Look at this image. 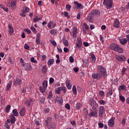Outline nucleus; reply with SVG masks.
<instances>
[{"mask_svg":"<svg viewBox=\"0 0 129 129\" xmlns=\"http://www.w3.org/2000/svg\"><path fill=\"white\" fill-rule=\"evenodd\" d=\"M12 113L13 114V115L14 116H19V112H18V110L16 109H15L13 110Z\"/></svg>","mask_w":129,"mask_h":129,"instance_id":"obj_36","label":"nucleus"},{"mask_svg":"<svg viewBox=\"0 0 129 129\" xmlns=\"http://www.w3.org/2000/svg\"><path fill=\"white\" fill-rule=\"evenodd\" d=\"M56 94H60L61 93V87H58L55 90Z\"/></svg>","mask_w":129,"mask_h":129,"instance_id":"obj_48","label":"nucleus"},{"mask_svg":"<svg viewBox=\"0 0 129 129\" xmlns=\"http://www.w3.org/2000/svg\"><path fill=\"white\" fill-rule=\"evenodd\" d=\"M25 68L26 71H31L33 69V68H32V66H31V64L30 63H27L25 64Z\"/></svg>","mask_w":129,"mask_h":129,"instance_id":"obj_20","label":"nucleus"},{"mask_svg":"<svg viewBox=\"0 0 129 129\" xmlns=\"http://www.w3.org/2000/svg\"><path fill=\"white\" fill-rule=\"evenodd\" d=\"M47 88H45V87H40L39 88V89L40 90V92H41V93H44V92H45L46 91V89Z\"/></svg>","mask_w":129,"mask_h":129,"instance_id":"obj_45","label":"nucleus"},{"mask_svg":"<svg viewBox=\"0 0 129 129\" xmlns=\"http://www.w3.org/2000/svg\"><path fill=\"white\" fill-rule=\"evenodd\" d=\"M74 4L76 5L78 10H79V9L83 8V6H82V5L81 4H79L78 2H75Z\"/></svg>","mask_w":129,"mask_h":129,"instance_id":"obj_32","label":"nucleus"},{"mask_svg":"<svg viewBox=\"0 0 129 129\" xmlns=\"http://www.w3.org/2000/svg\"><path fill=\"white\" fill-rule=\"evenodd\" d=\"M89 116L90 117H92V116L93 117H97V111L91 110V112L89 113Z\"/></svg>","mask_w":129,"mask_h":129,"instance_id":"obj_14","label":"nucleus"},{"mask_svg":"<svg viewBox=\"0 0 129 129\" xmlns=\"http://www.w3.org/2000/svg\"><path fill=\"white\" fill-rule=\"evenodd\" d=\"M32 102H33V100L32 99H29L28 100H27L25 102L26 106H27V107H30Z\"/></svg>","mask_w":129,"mask_h":129,"instance_id":"obj_19","label":"nucleus"},{"mask_svg":"<svg viewBox=\"0 0 129 129\" xmlns=\"http://www.w3.org/2000/svg\"><path fill=\"white\" fill-rule=\"evenodd\" d=\"M64 17H66V18H68V19H70V15H69V13L68 12H64Z\"/></svg>","mask_w":129,"mask_h":129,"instance_id":"obj_50","label":"nucleus"},{"mask_svg":"<svg viewBox=\"0 0 129 129\" xmlns=\"http://www.w3.org/2000/svg\"><path fill=\"white\" fill-rule=\"evenodd\" d=\"M42 18H39L38 16L36 15L33 19V22L34 23H37V22H39V21H41Z\"/></svg>","mask_w":129,"mask_h":129,"instance_id":"obj_33","label":"nucleus"},{"mask_svg":"<svg viewBox=\"0 0 129 129\" xmlns=\"http://www.w3.org/2000/svg\"><path fill=\"white\" fill-rule=\"evenodd\" d=\"M47 98L49 99H51V98H53V94L52 92H49L48 95L47 96Z\"/></svg>","mask_w":129,"mask_h":129,"instance_id":"obj_49","label":"nucleus"},{"mask_svg":"<svg viewBox=\"0 0 129 129\" xmlns=\"http://www.w3.org/2000/svg\"><path fill=\"white\" fill-rule=\"evenodd\" d=\"M49 83L50 84H52V83H54V79L53 78H50Z\"/></svg>","mask_w":129,"mask_h":129,"instance_id":"obj_59","label":"nucleus"},{"mask_svg":"<svg viewBox=\"0 0 129 129\" xmlns=\"http://www.w3.org/2000/svg\"><path fill=\"white\" fill-rule=\"evenodd\" d=\"M126 71V69L124 68L122 69V70L121 71V75L122 76H123L124 75V73H125V72Z\"/></svg>","mask_w":129,"mask_h":129,"instance_id":"obj_55","label":"nucleus"},{"mask_svg":"<svg viewBox=\"0 0 129 129\" xmlns=\"http://www.w3.org/2000/svg\"><path fill=\"white\" fill-rule=\"evenodd\" d=\"M119 41L121 45H125V44L127 43V40L126 38H120Z\"/></svg>","mask_w":129,"mask_h":129,"instance_id":"obj_24","label":"nucleus"},{"mask_svg":"<svg viewBox=\"0 0 129 129\" xmlns=\"http://www.w3.org/2000/svg\"><path fill=\"white\" fill-rule=\"evenodd\" d=\"M98 103H99V104H101V105H104V104L106 103V102H105L103 100H100L98 101Z\"/></svg>","mask_w":129,"mask_h":129,"instance_id":"obj_44","label":"nucleus"},{"mask_svg":"<svg viewBox=\"0 0 129 129\" xmlns=\"http://www.w3.org/2000/svg\"><path fill=\"white\" fill-rule=\"evenodd\" d=\"M73 70L76 73H77V72H78V71H79V69L78 68H74Z\"/></svg>","mask_w":129,"mask_h":129,"instance_id":"obj_63","label":"nucleus"},{"mask_svg":"<svg viewBox=\"0 0 129 129\" xmlns=\"http://www.w3.org/2000/svg\"><path fill=\"white\" fill-rule=\"evenodd\" d=\"M73 92L74 95H76V94H77V91L76 90V86H75V85H74L73 87Z\"/></svg>","mask_w":129,"mask_h":129,"instance_id":"obj_43","label":"nucleus"},{"mask_svg":"<svg viewBox=\"0 0 129 129\" xmlns=\"http://www.w3.org/2000/svg\"><path fill=\"white\" fill-rule=\"evenodd\" d=\"M113 92L112 89L110 88H108V92H107L106 97H109V96H111L112 95Z\"/></svg>","mask_w":129,"mask_h":129,"instance_id":"obj_25","label":"nucleus"},{"mask_svg":"<svg viewBox=\"0 0 129 129\" xmlns=\"http://www.w3.org/2000/svg\"><path fill=\"white\" fill-rule=\"evenodd\" d=\"M93 16H88L87 17V20L89 21V23H93L94 22V19Z\"/></svg>","mask_w":129,"mask_h":129,"instance_id":"obj_31","label":"nucleus"},{"mask_svg":"<svg viewBox=\"0 0 129 129\" xmlns=\"http://www.w3.org/2000/svg\"><path fill=\"white\" fill-rule=\"evenodd\" d=\"M42 86L45 88H47V87H48V82L47 81V80H44L43 81Z\"/></svg>","mask_w":129,"mask_h":129,"instance_id":"obj_38","label":"nucleus"},{"mask_svg":"<svg viewBox=\"0 0 129 129\" xmlns=\"http://www.w3.org/2000/svg\"><path fill=\"white\" fill-rule=\"evenodd\" d=\"M24 31L28 34H31V30H30V29H25Z\"/></svg>","mask_w":129,"mask_h":129,"instance_id":"obj_61","label":"nucleus"},{"mask_svg":"<svg viewBox=\"0 0 129 129\" xmlns=\"http://www.w3.org/2000/svg\"><path fill=\"white\" fill-rule=\"evenodd\" d=\"M30 60L31 62H32V63H38V61L35 60V57H31Z\"/></svg>","mask_w":129,"mask_h":129,"instance_id":"obj_54","label":"nucleus"},{"mask_svg":"<svg viewBox=\"0 0 129 129\" xmlns=\"http://www.w3.org/2000/svg\"><path fill=\"white\" fill-rule=\"evenodd\" d=\"M50 42L51 44H52V45H53V46H57V43H56L55 41L50 40Z\"/></svg>","mask_w":129,"mask_h":129,"instance_id":"obj_53","label":"nucleus"},{"mask_svg":"<svg viewBox=\"0 0 129 129\" xmlns=\"http://www.w3.org/2000/svg\"><path fill=\"white\" fill-rule=\"evenodd\" d=\"M70 62L71 63H73L74 62V59L73 58V57H72V56H71L70 57Z\"/></svg>","mask_w":129,"mask_h":129,"instance_id":"obj_60","label":"nucleus"},{"mask_svg":"<svg viewBox=\"0 0 129 129\" xmlns=\"http://www.w3.org/2000/svg\"><path fill=\"white\" fill-rule=\"evenodd\" d=\"M30 30H31V31H32L34 33H37V30H36V28L34 27V26H31L30 28Z\"/></svg>","mask_w":129,"mask_h":129,"instance_id":"obj_52","label":"nucleus"},{"mask_svg":"<svg viewBox=\"0 0 129 129\" xmlns=\"http://www.w3.org/2000/svg\"><path fill=\"white\" fill-rule=\"evenodd\" d=\"M35 41L37 45H40L41 43V34L40 33H37Z\"/></svg>","mask_w":129,"mask_h":129,"instance_id":"obj_12","label":"nucleus"},{"mask_svg":"<svg viewBox=\"0 0 129 129\" xmlns=\"http://www.w3.org/2000/svg\"><path fill=\"white\" fill-rule=\"evenodd\" d=\"M12 81H10L7 85L6 89V91H10V90H11V88H12Z\"/></svg>","mask_w":129,"mask_h":129,"instance_id":"obj_21","label":"nucleus"},{"mask_svg":"<svg viewBox=\"0 0 129 129\" xmlns=\"http://www.w3.org/2000/svg\"><path fill=\"white\" fill-rule=\"evenodd\" d=\"M119 99L122 101V102H124L125 101V98L122 96V95H119Z\"/></svg>","mask_w":129,"mask_h":129,"instance_id":"obj_46","label":"nucleus"},{"mask_svg":"<svg viewBox=\"0 0 129 129\" xmlns=\"http://www.w3.org/2000/svg\"><path fill=\"white\" fill-rule=\"evenodd\" d=\"M63 51L64 53H68L69 52V49L67 47H64Z\"/></svg>","mask_w":129,"mask_h":129,"instance_id":"obj_58","label":"nucleus"},{"mask_svg":"<svg viewBox=\"0 0 129 129\" xmlns=\"http://www.w3.org/2000/svg\"><path fill=\"white\" fill-rule=\"evenodd\" d=\"M62 43L66 47H69V42L65 38H62Z\"/></svg>","mask_w":129,"mask_h":129,"instance_id":"obj_26","label":"nucleus"},{"mask_svg":"<svg viewBox=\"0 0 129 129\" xmlns=\"http://www.w3.org/2000/svg\"><path fill=\"white\" fill-rule=\"evenodd\" d=\"M120 26V23H119V21L117 19H115L114 21L113 26L115 28H119Z\"/></svg>","mask_w":129,"mask_h":129,"instance_id":"obj_17","label":"nucleus"},{"mask_svg":"<svg viewBox=\"0 0 129 129\" xmlns=\"http://www.w3.org/2000/svg\"><path fill=\"white\" fill-rule=\"evenodd\" d=\"M23 81L22 79L20 78H17L15 81H14V85H19V86H21L22 85V83Z\"/></svg>","mask_w":129,"mask_h":129,"instance_id":"obj_15","label":"nucleus"},{"mask_svg":"<svg viewBox=\"0 0 129 129\" xmlns=\"http://www.w3.org/2000/svg\"><path fill=\"white\" fill-rule=\"evenodd\" d=\"M47 64L48 66H51V65H53V64H54V60L53 59H50L48 60Z\"/></svg>","mask_w":129,"mask_h":129,"instance_id":"obj_40","label":"nucleus"},{"mask_svg":"<svg viewBox=\"0 0 129 129\" xmlns=\"http://www.w3.org/2000/svg\"><path fill=\"white\" fill-rule=\"evenodd\" d=\"M16 117H15V116L13 114H12L10 116V122L11 123H15L16 122Z\"/></svg>","mask_w":129,"mask_h":129,"instance_id":"obj_27","label":"nucleus"},{"mask_svg":"<svg viewBox=\"0 0 129 129\" xmlns=\"http://www.w3.org/2000/svg\"><path fill=\"white\" fill-rule=\"evenodd\" d=\"M81 106H82V104L80 102H78L76 105V108L79 110L81 108Z\"/></svg>","mask_w":129,"mask_h":129,"instance_id":"obj_39","label":"nucleus"},{"mask_svg":"<svg viewBox=\"0 0 129 129\" xmlns=\"http://www.w3.org/2000/svg\"><path fill=\"white\" fill-rule=\"evenodd\" d=\"M98 69H99V71H100L102 75H103V76H105L106 74H107V73L106 72V69L103 68V67L101 66H98Z\"/></svg>","mask_w":129,"mask_h":129,"instance_id":"obj_6","label":"nucleus"},{"mask_svg":"<svg viewBox=\"0 0 129 129\" xmlns=\"http://www.w3.org/2000/svg\"><path fill=\"white\" fill-rule=\"evenodd\" d=\"M126 89V86L124 85H120L118 88L119 91H121V90H123V91H125Z\"/></svg>","mask_w":129,"mask_h":129,"instance_id":"obj_29","label":"nucleus"},{"mask_svg":"<svg viewBox=\"0 0 129 129\" xmlns=\"http://www.w3.org/2000/svg\"><path fill=\"white\" fill-rule=\"evenodd\" d=\"M82 46V41L81 38H77V42L76 43V47L78 49H79Z\"/></svg>","mask_w":129,"mask_h":129,"instance_id":"obj_11","label":"nucleus"},{"mask_svg":"<svg viewBox=\"0 0 129 129\" xmlns=\"http://www.w3.org/2000/svg\"><path fill=\"white\" fill-rule=\"evenodd\" d=\"M102 77L101 74L99 73H93L92 75V77L93 79H97L98 80H99Z\"/></svg>","mask_w":129,"mask_h":129,"instance_id":"obj_10","label":"nucleus"},{"mask_svg":"<svg viewBox=\"0 0 129 129\" xmlns=\"http://www.w3.org/2000/svg\"><path fill=\"white\" fill-rule=\"evenodd\" d=\"M114 119H115V117H112L108 120V124L110 127H113L114 126Z\"/></svg>","mask_w":129,"mask_h":129,"instance_id":"obj_9","label":"nucleus"},{"mask_svg":"<svg viewBox=\"0 0 129 129\" xmlns=\"http://www.w3.org/2000/svg\"><path fill=\"white\" fill-rule=\"evenodd\" d=\"M112 4H113L112 0H103V4L105 6L106 9H111Z\"/></svg>","mask_w":129,"mask_h":129,"instance_id":"obj_4","label":"nucleus"},{"mask_svg":"<svg viewBox=\"0 0 129 129\" xmlns=\"http://www.w3.org/2000/svg\"><path fill=\"white\" fill-rule=\"evenodd\" d=\"M91 60L92 62H95L96 61V57L94 54H91Z\"/></svg>","mask_w":129,"mask_h":129,"instance_id":"obj_37","label":"nucleus"},{"mask_svg":"<svg viewBox=\"0 0 129 129\" xmlns=\"http://www.w3.org/2000/svg\"><path fill=\"white\" fill-rule=\"evenodd\" d=\"M105 112V108L104 107V106H100L99 107V111H98V114H99V117H102Z\"/></svg>","mask_w":129,"mask_h":129,"instance_id":"obj_5","label":"nucleus"},{"mask_svg":"<svg viewBox=\"0 0 129 129\" xmlns=\"http://www.w3.org/2000/svg\"><path fill=\"white\" fill-rule=\"evenodd\" d=\"M78 32V29H77V27H75L73 28V32L70 33L71 36L73 37V38H75L76 39L77 33Z\"/></svg>","mask_w":129,"mask_h":129,"instance_id":"obj_8","label":"nucleus"},{"mask_svg":"<svg viewBox=\"0 0 129 129\" xmlns=\"http://www.w3.org/2000/svg\"><path fill=\"white\" fill-rule=\"evenodd\" d=\"M10 6L12 9H16L17 8V0H12Z\"/></svg>","mask_w":129,"mask_h":129,"instance_id":"obj_16","label":"nucleus"},{"mask_svg":"<svg viewBox=\"0 0 129 129\" xmlns=\"http://www.w3.org/2000/svg\"><path fill=\"white\" fill-rule=\"evenodd\" d=\"M110 48L111 50H113V51H115L116 52H118V53H120L121 54L123 53V49L119 46V45H117L115 43H111L110 45Z\"/></svg>","mask_w":129,"mask_h":129,"instance_id":"obj_2","label":"nucleus"},{"mask_svg":"<svg viewBox=\"0 0 129 129\" xmlns=\"http://www.w3.org/2000/svg\"><path fill=\"white\" fill-rule=\"evenodd\" d=\"M116 59L117 60V61H119V62H121V61H125V57L124 56L122 55H116Z\"/></svg>","mask_w":129,"mask_h":129,"instance_id":"obj_13","label":"nucleus"},{"mask_svg":"<svg viewBox=\"0 0 129 129\" xmlns=\"http://www.w3.org/2000/svg\"><path fill=\"white\" fill-rule=\"evenodd\" d=\"M65 108H66V109H68V110H70V109H71L70 105L69 103H67L65 105Z\"/></svg>","mask_w":129,"mask_h":129,"instance_id":"obj_51","label":"nucleus"},{"mask_svg":"<svg viewBox=\"0 0 129 129\" xmlns=\"http://www.w3.org/2000/svg\"><path fill=\"white\" fill-rule=\"evenodd\" d=\"M41 71L44 74H45V73H47V66H46V65H43L42 66Z\"/></svg>","mask_w":129,"mask_h":129,"instance_id":"obj_34","label":"nucleus"},{"mask_svg":"<svg viewBox=\"0 0 129 129\" xmlns=\"http://www.w3.org/2000/svg\"><path fill=\"white\" fill-rule=\"evenodd\" d=\"M83 30H89V26L86 23L84 22L83 24Z\"/></svg>","mask_w":129,"mask_h":129,"instance_id":"obj_35","label":"nucleus"},{"mask_svg":"<svg viewBox=\"0 0 129 129\" xmlns=\"http://www.w3.org/2000/svg\"><path fill=\"white\" fill-rule=\"evenodd\" d=\"M8 28L9 29V33L10 35H12L14 34V28H13V25H12L11 24H9L8 25Z\"/></svg>","mask_w":129,"mask_h":129,"instance_id":"obj_18","label":"nucleus"},{"mask_svg":"<svg viewBox=\"0 0 129 129\" xmlns=\"http://www.w3.org/2000/svg\"><path fill=\"white\" fill-rule=\"evenodd\" d=\"M10 110H11V106L10 105H8L5 109V111L7 113H9V112H10Z\"/></svg>","mask_w":129,"mask_h":129,"instance_id":"obj_41","label":"nucleus"},{"mask_svg":"<svg viewBox=\"0 0 129 129\" xmlns=\"http://www.w3.org/2000/svg\"><path fill=\"white\" fill-rule=\"evenodd\" d=\"M45 126L48 129H55L56 128V123L53 121L52 118L48 117L45 121Z\"/></svg>","mask_w":129,"mask_h":129,"instance_id":"obj_1","label":"nucleus"},{"mask_svg":"<svg viewBox=\"0 0 129 129\" xmlns=\"http://www.w3.org/2000/svg\"><path fill=\"white\" fill-rule=\"evenodd\" d=\"M91 15L94 18L95 17H98V16H100V11L98 10H94L91 12Z\"/></svg>","mask_w":129,"mask_h":129,"instance_id":"obj_7","label":"nucleus"},{"mask_svg":"<svg viewBox=\"0 0 129 129\" xmlns=\"http://www.w3.org/2000/svg\"><path fill=\"white\" fill-rule=\"evenodd\" d=\"M100 40L101 41V42H102V43H103V42H104V40H103V36H102V35H100Z\"/></svg>","mask_w":129,"mask_h":129,"instance_id":"obj_62","label":"nucleus"},{"mask_svg":"<svg viewBox=\"0 0 129 129\" xmlns=\"http://www.w3.org/2000/svg\"><path fill=\"white\" fill-rule=\"evenodd\" d=\"M60 91H62L63 93H66L67 91V88H66L65 87H60Z\"/></svg>","mask_w":129,"mask_h":129,"instance_id":"obj_47","label":"nucleus"},{"mask_svg":"<svg viewBox=\"0 0 129 129\" xmlns=\"http://www.w3.org/2000/svg\"><path fill=\"white\" fill-rule=\"evenodd\" d=\"M66 9H67V11H70V10H71V6H70L69 5H67Z\"/></svg>","mask_w":129,"mask_h":129,"instance_id":"obj_56","label":"nucleus"},{"mask_svg":"<svg viewBox=\"0 0 129 129\" xmlns=\"http://www.w3.org/2000/svg\"><path fill=\"white\" fill-rule=\"evenodd\" d=\"M21 116H24L25 114H26V109L22 108L20 110V111L19 112Z\"/></svg>","mask_w":129,"mask_h":129,"instance_id":"obj_30","label":"nucleus"},{"mask_svg":"<svg viewBox=\"0 0 129 129\" xmlns=\"http://www.w3.org/2000/svg\"><path fill=\"white\" fill-rule=\"evenodd\" d=\"M47 27H48V28H52V27L54 28L56 27V23H54V21H51L48 23Z\"/></svg>","mask_w":129,"mask_h":129,"instance_id":"obj_23","label":"nucleus"},{"mask_svg":"<svg viewBox=\"0 0 129 129\" xmlns=\"http://www.w3.org/2000/svg\"><path fill=\"white\" fill-rule=\"evenodd\" d=\"M99 125V127H100V128H102V127H103V123H99L98 124Z\"/></svg>","mask_w":129,"mask_h":129,"instance_id":"obj_64","label":"nucleus"},{"mask_svg":"<svg viewBox=\"0 0 129 129\" xmlns=\"http://www.w3.org/2000/svg\"><path fill=\"white\" fill-rule=\"evenodd\" d=\"M50 33L51 35H56L58 33V31L56 29H52L50 30Z\"/></svg>","mask_w":129,"mask_h":129,"instance_id":"obj_42","label":"nucleus"},{"mask_svg":"<svg viewBox=\"0 0 129 129\" xmlns=\"http://www.w3.org/2000/svg\"><path fill=\"white\" fill-rule=\"evenodd\" d=\"M99 94L100 96H104V92L103 91H100Z\"/></svg>","mask_w":129,"mask_h":129,"instance_id":"obj_57","label":"nucleus"},{"mask_svg":"<svg viewBox=\"0 0 129 129\" xmlns=\"http://www.w3.org/2000/svg\"><path fill=\"white\" fill-rule=\"evenodd\" d=\"M55 102H57L58 103H59L60 104L63 103V99L62 98L57 97L55 99Z\"/></svg>","mask_w":129,"mask_h":129,"instance_id":"obj_28","label":"nucleus"},{"mask_svg":"<svg viewBox=\"0 0 129 129\" xmlns=\"http://www.w3.org/2000/svg\"><path fill=\"white\" fill-rule=\"evenodd\" d=\"M88 103L94 110H96V108L98 107V104L96 103V101L94 99H90Z\"/></svg>","mask_w":129,"mask_h":129,"instance_id":"obj_3","label":"nucleus"},{"mask_svg":"<svg viewBox=\"0 0 129 129\" xmlns=\"http://www.w3.org/2000/svg\"><path fill=\"white\" fill-rule=\"evenodd\" d=\"M66 84L68 89H71L72 85L70 83V80H67L66 81Z\"/></svg>","mask_w":129,"mask_h":129,"instance_id":"obj_22","label":"nucleus"}]
</instances>
